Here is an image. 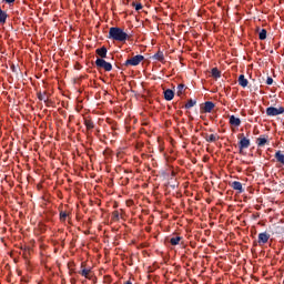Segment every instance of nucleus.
Returning <instances> with one entry per match:
<instances>
[{
  "label": "nucleus",
  "instance_id": "f257e3e1",
  "mask_svg": "<svg viewBox=\"0 0 284 284\" xmlns=\"http://www.w3.org/2000/svg\"><path fill=\"white\" fill-rule=\"evenodd\" d=\"M132 36L125 33L122 28L119 27H111L109 29V39L113 41H119L120 43H125V41H130Z\"/></svg>",
  "mask_w": 284,
  "mask_h": 284
},
{
  "label": "nucleus",
  "instance_id": "f03ea898",
  "mask_svg": "<svg viewBox=\"0 0 284 284\" xmlns=\"http://www.w3.org/2000/svg\"><path fill=\"white\" fill-rule=\"evenodd\" d=\"M145 61V57L141 55V54H138L135 57H132L130 59H128L124 63V65H133V67H136V65H140L141 62Z\"/></svg>",
  "mask_w": 284,
  "mask_h": 284
},
{
  "label": "nucleus",
  "instance_id": "7ed1b4c3",
  "mask_svg": "<svg viewBox=\"0 0 284 284\" xmlns=\"http://www.w3.org/2000/svg\"><path fill=\"white\" fill-rule=\"evenodd\" d=\"M97 68H102L105 72H112V63L105 61L104 59L98 58L95 60Z\"/></svg>",
  "mask_w": 284,
  "mask_h": 284
},
{
  "label": "nucleus",
  "instance_id": "20e7f679",
  "mask_svg": "<svg viewBox=\"0 0 284 284\" xmlns=\"http://www.w3.org/2000/svg\"><path fill=\"white\" fill-rule=\"evenodd\" d=\"M280 114H284V106H280V108L268 106L266 109L267 116H278Z\"/></svg>",
  "mask_w": 284,
  "mask_h": 284
},
{
  "label": "nucleus",
  "instance_id": "39448f33",
  "mask_svg": "<svg viewBox=\"0 0 284 284\" xmlns=\"http://www.w3.org/2000/svg\"><path fill=\"white\" fill-rule=\"evenodd\" d=\"M250 148V139L243 136L239 141V150L240 152H243V150H247Z\"/></svg>",
  "mask_w": 284,
  "mask_h": 284
},
{
  "label": "nucleus",
  "instance_id": "423d86ee",
  "mask_svg": "<svg viewBox=\"0 0 284 284\" xmlns=\"http://www.w3.org/2000/svg\"><path fill=\"white\" fill-rule=\"evenodd\" d=\"M82 270L79 272L84 278H88V281H92V268H83L84 264H81Z\"/></svg>",
  "mask_w": 284,
  "mask_h": 284
},
{
  "label": "nucleus",
  "instance_id": "0eeeda50",
  "mask_svg": "<svg viewBox=\"0 0 284 284\" xmlns=\"http://www.w3.org/2000/svg\"><path fill=\"white\" fill-rule=\"evenodd\" d=\"M270 241V234L267 232L260 233L257 236V243L258 245H265Z\"/></svg>",
  "mask_w": 284,
  "mask_h": 284
},
{
  "label": "nucleus",
  "instance_id": "6e6552de",
  "mask_svg": "<svg viewBox=\"0 0 284 284\" xmlns=\"http://www.w3.org/2000/svg\"><path fill=\"white\" fill-rule=\"evenodd\" d=\"M95 54L100 57V59H105L108 57V48L102 47L95 50Z\"/></svg>",
  "mask_w": 284,
  "mask_h": 284
},
{
  "label": "nucleus",
  "instance_id": "1a4fd4ad",
  "mask_svg": "<svg viewBox=\"0 0 284 284\" xmlns=\"http://www.w3.org/2000/svg\"><path fill=\"white\" fill-rule=\"evenodd\" d=\"M268 143L267 141V135H261L260 138L256 139V145L257 148H263Z\"/></svg>",
  "mask_w": 284,
  "mask_h": 284
},
{
  "label": "nucleus",
  "instance_id": "9d476101",
  "mask_svg": "<svg viewBox=\"0 0 284 284\" xmlns=\"http://www.w3.org/2000/svg\"><path fill=\"white\" fill-rule=\"evenodd\" d=\"M231 187L236 192H239V194H243V184L241 182L239 181L232 182Z\"/></svg>",
  "mask_w": 284,
  "mask_h": 284
},
{
  "label": "nucleus",
  "instance_id": "9b49d317",
  "mask_svg": "<svg viewBox=\"0 0 284 284\" xmlns=\"http://www.w3.org/2000/svg\"><path fill=\"white\" fill-rule=\"evenodd\" d=\"M215 105H214V102L212 101H206L204 103V108H203V112L210 114V112H212V110H214Z\"/></svg>",
  "mask_w": 284,
  "mask_h": 284
},
{
  "label": "nucleus",
  "instance_id": "f8f14e48",
  "mask_svg": "<svg viewBox=\"0 0 284 284\" xmlns=\"http://www.w3.org/2000/svg\"><path fill=\"white\" fill-rule=\"evenodd\" d=\"M237 83L241 85V88H247L250 81L245 78V75L241 74L237 79Z\"/></svg>",
  "mask_w": 284,
  "mask_h": 284
},
{
  "label": "nucleus",
  "instance_id": "ddd939ff",
  "mask_svg": "<svg viewBox=\"0 0 284 284\" xmlns=\"http://www.w3.org/2000/svg\"><path fill=\"white\" fill-rule=\"evenodd\" d=\"M230 125H234V128H239L241 125V119L235 115H231L229 120Z\"/></svg>",
  "mask_w": 284,
  "mask_h": 284
},
{
  "label": "nucleus",
  "instance_id": "4468645a",
  "mask_svg": "<svg viewBox=\"0 0 284 284\" xmlns=\"http://www.w3.org/2000/svg\"><path fill=\"white\" fill-rule=\"evenodd\" d=\"M84 125L88 131L94 130V121H92V118H90V116L84 118Z\"/></svg>",
  "mask_w": 284,
  "mask_h": 284
},
{
  "label": "nucleus",
  "instance_id": "2eb2a0df",
  "mask_svg": "<svg viewBox=\"0 0 284 284\" xmlns=\"http://www.w3.org/2000/svg\"><path fill=\"white\" fill-rule=\"evenodd\" d=\"M164 99L165 101H172V99H174V91H172L171 89L165 90Z\"/></svg>",
  "mask_w": 284,
  "mask_h": 284
},
{
  "label": "nucleus",
  "instance_id": "dca6fc26",
  "mask_svg": "<svg viewBox=\"0 0 284 284\" xmlns=\"http://www.w3.org/2000/svg\"><path fill=\"white\" fill-rule=\"evenodd\" d=\"M275 159L277 163H281V165H284V154L283 151H276L275 152Z\"/></svg>",
  "mask_w": 284,
  "mask_h": 284
},
{
  "label": "nucleus",
  "instance_id": "f3484780",
  "mask_svg": "<svg viewBox=\"0 0 284 284\" xmlns=\"http://www.w3.org/2000/svg\"><path fill=\"white\" fill-rule=\"evenodd\" d=\"M205 141L207 143H216L219 141V135L217 134H210L205 136Z\"/></svg>",
  "mask_w": 284,
  "mask_h": 284
},
{
  "label": "nucleus",
  "instance_id": "a211bd4d",
  "mask_svg": "<svg viewBox=\"0 0 284 284\" xmlns=\"http://www.w3.org/2000/svg\"><path fill=\"white\" fill-rule=\"evenodd\" d=\"M153 59H155V61H165V55H163V51H158L154 55Z\"/></svg>",
  "mask_w": 284,
  "mask_h": 284
},
{
  "label": "nucleus",
  "instance_id": "6ab92c4d",
  "mask_svg": "<svg viewBox=\"0 0 284 284\" xmlns=\"http://www.w3.org/2000/svg\"><path fill=\"white\" fill-rule=\"evenodd\" d=\"M7 20H8V13L1 10V7H0V23L3 24L6 23Z\"/></svg>",
  "mask_w": 284,
  "mask_h": 284
},
{
  "label": "nucleus",
  "instance_id": "aec40b11",
  "mask_svg": "<svg viewBox=\"0 0 284 284\" xmlns=\"http://www.w3.org/2000/svg\"><path fill=\"white\" fill-rule=\"evenodd\" d=\"M211 74L213 79H221V71L219 70V68H213L211 70Z\"/></svg>",
  "mask_w": 284,
  "mask_h": 284
},
{
  "label": "nucleus",
  "instance_id": "412c9836",
  "mask_svg": "<svg viewBox=\"0 0 284 284\" xmlns=\"http://www.w3.org/2000/svg\"><path fill=\"white\" fill-rule=\"evenodd\" d=\"M258 39H260V41H265L267 39V30L261 29V31L258 33Z\"/></svg>",
  "mask_w": 284,
  "mask_h": 284
},
{
  "label": "nucleus",
  "instance_id": "4be33fe9",
  "mask_svg": "<svg viewBox=\"0 0 284 284\" xmlns=\"http://www.w3.org/2000/svg\"><path fill=\"white\" fill-rule=\"evenodd\" d=\"M181 236L171 237L170 243L171 245H179L181 243Z\"/></svg>",
  "mask_w": 284,
  "mask_h": 284
},
{
  "label": "nucleus",
  "instance_id": "5701e85b",
  "mask_svg": "<svg viewBox=\"0 0 284 284\" xmlns=\"http://www.w3.org/2000/svg\"><path fill=\"white\" fill-rule=\"evenodd\" d=\"M196 105V101L194 100H189L186 103H185V109L186 110H190V108H194Z\"/></svg>",
  "mask_w": 284,
  "mask_h": 284
},
{
  "label": "nucleus",
  "instance_id": "b1692460",
  "mask_svg": "<svg viewBox=\"0 0 284 284\" xmlns=\"http://www.w3.org/2000/svg\"><path fill=\"white\" fill-rule=\"evenodd\" d=\"M67 219H68V212L60 211V221H61V223H65Z\"/></svg>",
  "mask_w": 284,
  "mask_h": 284
},
{
  "label": "nucleus",
  "instance_id": "393cba45",
  "mask_svg": "<svg viewBox=\"0 0 284 284\" xmlns=\"http://www.w3.org/2000/svg\"><path fill=\"white\" fill-rule=\"evenodd\" d=\"M185 92V84H179L178 85V97H181Z\"/></svg>",
  "mask_w": 284,
  "mask_h": 284
},
{
  "label": "nucleus",
  "instance_id": "a878e982",
  "mask_svg": "<svg viewBox=\"0 0 284 284\" xmlns=\"http://www.w3.org/2000/svg\"><path fill=\"white\" fill-rule=\"evenodd\" d=\"M132 6L136 10V12H139V10H143V4H141L140 2H133Z\"/></svg>",
  "mask_w": 284,
  "mask_h": 284
},
{
  "label": "nucleus",
  "instance_id": "bb28decb",
  "mask_svg": "<svg viewBox=\"0 0 284 284\" xmlns=\"http://www.w3.org/2000/svg\"><path fill=\"white\" fill-rule=\"evenodd\" d=\"M272 83H274V79H272V77H268L266 79V85H272Z\"/></svg>",
  "mask_w": 284,
  "mask_h": 284
},
{
  "label": "nucleus",
  "instance_id": "cd10ccee",
  "mask_svg": "<svg viewBox=\"0 0 284 284\" xmlns=\"http://www.w3.org/2000/svg\"><path fill=\"white\" fill-rule=\"evenodd\" d=\"M38 99H39V101H45V93H39L38 94Z\"/></svg>",
  "mask_w": 284,
  "mask_h": 284
},
{
  "label": "nucleus",
  "instance_id": "c85d7f7f",
  "mask_svg": "<svg viewBox=\"0 0 284 284\" xmlns=\"http://www.w3.org/2000/svg\"><path fill=\"white\" fill-rule=\"evenodd\" d=\"M39 227H40L41 232H45V230H48V226H45V224H43V223H40Z\"/></svg>",
  "mask_w": 284,
  "mask_h": 284
},
{
  "label": "nucleus",
  "instance_id": "c756f323",
  "mask_svg": "<svg viewBox=\"0 0 284 284\" xmlns=\"http://www.w3.org/2000/svg\"><path fill=\"white\" fill-rule=\"evenodd\" d=\"M113 216H114V219H116V221H119V211H114Z\"/></svg>",
  "mask_w": 284,
  "mask_h": 284
},
{
  "label": "nucleus",
  "instance_id": "7c9ffc66",
  "mask_svg": "<svg viewBox=\"0 0 284 284\" xmlns=\"http://www.w3.org/2000/svg\"><path fill=\"white\" fill-rule=\"evenodd\" d=\"M4 3H14L17 0H3Z\"/></svg>",
  "mask_w": 284,
  "mask_h": 284
},
{
  "label": "nucleus",
  "instance_id": "2f4dec72",
  "mask_svg": "<svg viewBox=\"0 0 284 284\" xmlns=\"http://www.w3.org/2000/svg\"><path fill=\"white\" fill-rule=\"evenodd\" d=\"M124 284H132V282L131 281H126Z\"/></svg>",
  "mask_w": 284,
  "mask_h": 284
}]
</instances>
